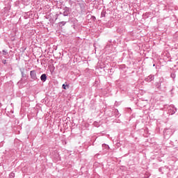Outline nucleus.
<instances>
[{
    "mask_svg": "<svg viewBox=\"0 0 178 178\" xmlns=\"http://www.w3.org/2000/svg\"><path fill=\"white\" fill-rule=\"evenodd\" d=\"M30 76L33 80H37V74L35 73V71L32 70L30 72Z\"/></svg>",
    "mask_w": 178,
    "mask_h": 178,
    "instance_id": "1",
    "label": "nucleus"
},
{
    "mask_svg": "<svg viewBox=\"0 0 178 178\" xmlns=\"http://www.w3.org/2000/svg\"><path fill=\"white\" fill-rule=\"evenodd\" d=\"M40 80L42 81H47V74H42L40 76Z\"/></svg>",
    "mask_w": 178,
    "mask_h": 178,
    "instance_id": "2",
    "label": "nucleus"
},
{
    "mask_svg": "<svg viewBox=\"0 0 178 178\" xmlns=\"http://www.w3.org/2000/svg\"><path fill=\"white\" fill-rule=\"evenodd\" d=\"M2 63H3V65H6V60H3Z\"/></svg>",
    "mask_w": 178,
    "mask_h": 178,
    "instance_id": "3",
    "label": "nucleus"
},
{
    "mask_svg": "<svg viewBox=\"0 0 178 178\" xmlns=\"http://www.w3.org/2000/svg\"><path fill=\"white\" fill-rule=\"evenodd\" d=\"M63 88L64 90H66V85L63 84Z\"/></svg>",
    "mask_w": 178,
    "mask_h": 178,
    "instance_id": "4",
    "label": "nucleus"
},
{
    "mask_svg": "<svg viewBox=\"0 0 178 178\" xmlns=\"http://www.w3.org/2000/svg\"><path fill=\"white\" fill-rule=\"evenodd\" d=\"M67 88H69V86H67Z\"/></svg>",
    "mask_w": 178,
    "mask_h": 178,
    "instance_id": "5",
    "label": "nucleus"
}]
</instances>
